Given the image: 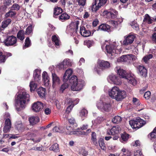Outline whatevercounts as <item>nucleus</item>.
<instances>
[{"label": "nucleus", "instance_id": "nucleus-1", "mask_svg": "<svg viewBox=\"0 0 156 156\" xmlns=\"http://www.w3.org/2000/svg\"><path fill=\"white\" fill-rule=\"evenodd\" d=\"M115 43H110L108 41H105L104 45L102 46L103 49L105 48V51L107 52L109 56H112L115 54H119L122 51V50L120 46H117Z\"/></svg>", "mask_w": 156, "mask_h": 156}, {"label": "nucleus", "instance_id": "nucleus-2", "mask_svg": "<svg viewBox=\"0 0 156 156\" xmlns=\"http://www.w3.org/2000/svg\"><path fill=\"white\" fill-rule=\"evenodd\" d=\"M108 94L112 98L117 101H121L126 96L125 91L120 90L117 86H114L109 90L108 91Z\"/></svg>", "mask_w": 156, "mask_h": 156}, {"label": "nucleus", "instance_id": "nucleus-3", "mask_svg": "<svg viewBox=\"0 0 156 156\" xmlns=\"http://www.w3.org/2000/svg\"><path fill=\"white\" fill-rule=\"evenodd\" d=\"M71 88L73 91H78L81 90L84 85V81L83 80H78L76 76H72L69 80Z\"/></svg>", "mask_w": 156, "mask_h": 156}, {"label": "nucleus", "instance_id": "nucleus-4", "mask_svg": "<svg viewBox=\"0 0 156 156\" xmlns=\"http://www.w3.org/2000/svg\"><path fill=\"white\" fill-rule=\"evenodd\" d=\"M29 97L26 90L22 89L18 92L16 102L21 108H24L26 102L29 101Z\"/></svg>", "mask_w": 156, "mask_h": 156}, {"label": "nucleus", "instance_id": "nucleus-5", "mask_svg": "<svg viewBox=\"0 0 156 156\" xmlns=\"http://www.w3.org/2000/svg\"><path fill=\"white\" fill-rule=\"evenodd\" d=\"M115 70L117 73L122 78H125L127 80L128 82L133 85L136 84V81L134 76H132L130 74H128L126 72L122 69L119 66H117L115 69Z\"/></svg>", "mask_w": 156, "mask_h": 156}, {"label": "nucleus", "instance_id": "nucleus-6", "mask_svg": "<svg viewBox=\"0 0 156 156\" xmlns=\"http://www.w3.org/2000/svg\"><path fill=\"white\" fill-rule=\"evenodd\" d=\"M129 123L133 129H138L143 126L145 124V122L140 118H137L135 119L129 121Z\"/></svg>", "mask_w": 156, "mask_h": 156}, {"label": "nucleus", "instance_id": "nucleus-7", "mask_svg": "<svg viewBox=\"0 0 156 156\" xmlns=\"http://www.w3.org/2000/svg\"><path fill=\"white\" fill-rule=\"evenodd\" d=\"M137 59L136 57L132 54L123 55L117 59L118 62H124L127 63H130L132 61H134Z\"/></svg>", "mask_w": 156, "mask_h": 156}, {"label": "nucleus", "instance_id": "nucleus-8", "mask_svg": "<svg viewBox=\"0 0 156 156\" xmlns=\"http://www.w3.org/2000/svg\"><path fill=\"white\" fill-rule=\"evenodd\" d=\"M17 41L16 37L12 35L8 36L6 39L3 42L5 46H9L14 45H16L15 44L17 42Z\"/></svg>", "mask_w": 156, "mask_h": 156}, {"label": "nucleus", "instance_id": "nucleus-9", "mask_svg": "<svg viewBox=\"0 0 156 156\" xmlns=\"http://www.w3.org/2000/svg\"><path fill=\"white\" fill-rule=\"evenodd\" d=\"M98 109L102 111L108 112L111 108V104L110 103L100 102L97 104Z\"/></svg>", "mask_w": 156, "mask_h": 156}, {"label": "nucleus", "instance_id": "nucleus-10", "mask_svg": "<svg viewBox=\"0 0 156 156\" xmlns=\"http://www.w3.org/2000/svg\"><path fill=\"white\" fill-rule=\"evenodd\" d=\"M107 0H95L94 3L92 5V9L93 11H96L106 2Z\"/></svg>", "mask_w": 156, "mask_h": 156}, {"label": "nucleus", "instance_id": "nucleus-11", "mask_svg": "<svg viewBox=\"0 0 156 156\" xmlns=\"http://www.w3.org/2000/svg\"><path fill=\"white\" fill-rule=\"evenodd\" d=\"M108 80L109 82L116 85H120L122 83L120 78L113 74L109 76Z\"/></svg>", "mask_w": 156, "mask_h": 156}, {"label": "nucleus", "instance_id": "nucleus-12", "mask_svg": "<svg viewBox=\"0 0 156 156\" xmlns=\"http://www.w3.org/2000/svg\"><path fill=\"white\" fill-rule=\"evenodd\" d=\"M72 65L73 62L69 58H66L62 63L58 65L57 67L59 69H64L71 66Z\"/></svg>", "mask_w": 156, "mask_h": 156}, {"label": "nucleus", "instance_id": "nucleus-13", "mask_svg": "<svg viewBox=\"0 0 156 156\" xmlns=\"http://www.w3.org/2000/svg\"><path fill=\"white\" fill-rule=\"evenodd\" d=\"M80 23L79 20H76L71 24L70 28V32L71 34L76 35L77 34V30L78 29V27Z\"/></svg>", "mask_w": 156, "mask_h": 156}, {"label": "nucleus", "instance_id": "nucleus-14", "mask_svg": "<svg viewBox=\"0 0 156 156\" xmlns=\"http://www.w3.org/2000/svg\"><path fill=\"white\" fill-rule=\"evenodd\" d=\"M44 107L43 104L39 101L34 103L32 106V109L34 112H38L41 111Z\"/></svg>", "mask_w": 156, "mask_h": 156}, {"label": "nucleus", "instance_id": "nucleus-15", "mask_svg": "<svg viewBox=\"0 0 156 156\" xmlns=\"http://www.w3.org/2000/svg\"><path fill=\"white\" fill-rule=\"evenodd\" d=\"M104 13L109 18L115 19L117 17L118 12L113 9H110L107 11H105Z\"/></svg>", "mask_w": 156, "mask_h": 156}, {"label": "nucleus", "instance_id": "nucleus-16", "mask_svg": "<svg viewBox=\"0 0 156 156\" xmlns=\"http://www.w3.org/2000/svg\"><path fill=\"white\" fill-rule=\"evenodd\" d=\"M125 39L123 42V45H127L132 44L134 40L135 36L133 35H129L125 36Z\"/></svg>", "mask_w": 156, "mask_h": 156}, {"label": "nucleus", "instance_id": "nucleus-17", "mask_svg": "<svg viewBox=\"0 0 156 156\" xmlns=\"http://www.w3.org/2000/svg\"><path fill=\"white\" fill-rule=\"evenodd\" d=\"M120 130V127L116 126H113L111 129L107 130V133L108 135H114L118 133Z\"/></svg>", "mask_w": 156, "mask_h": 156}, {"label": "nucleus", "instance_id": "nucleus-18", "mask_svg": "<svg viewBox=\"0 0 156 156\" xmlns=\"http://www.w3.org/2000/svg\"><path fill=\"white\" fill-rule=\"evenodd\" d=\"M73 72V70L70 68L66 70L65 73L63 76V81L64 82L69 81L70 79L69 78L71 76Z\"/></svg>", "mask_w": 156, "mask_h": 156}, {"label": "nucleus", "instance_id": "nucleus-19", "mask_svg": "<svg viewBox=\"0 0 156 156\" xmlns=\"http://www.w3.org/2000/svg\"><path fill=\"white\" fill-rule=\"evenodd\" d=\"M80 33L82 36L84 37H88L91 35V33L89 30H87L83 26L80 27Z\"/></svg>", "mask_w": 156, "mask_h": 156}, {"label": "nucleus", "instance_id": "nucleus-20", "mask_svg": "<svg viewBox=\"0 0 156 156\" xmlns=\"http://www.w3.org/2000/svg\"><path fill=\"white\" fill-rule=\"evenodd\" d=\"M42 77L44 85L46 86H48L50 82V78L46 72L44 71L43 73Z\"/></svg>", "mask_w": 156, "mask_h": 156}, {"label": "nucleus", "instance_id": "nucleus-21", "mask_svg": "<svg viewBox=\"0 0 156 156\" xmlns=\"http://www.w3.org/2000/svg\"><path fill=\"white\" fill-rule=\"evenodd\" d=\"M52 77L53 81V86L58 85L60 83V80L59 77L55 73L51 72Z\"/></svg>", "mask_w": 156, "mask_h": 156}, {"label": "nucleus", "instance_id": "nucleus-22", "mask_svg": "<svg viewBox=\"0 0 156 156\" xmlns=\"http://www.w3.org/2000/svg\"><path fill=\"white\" fill-rule=\"evenodd\" d=\"M41 71V70L39 69H36L34 71V77L35 81L38 82L40 80Z\"/></svg>", "mask_w": 156, "mask_h": 156}, {"label": "nucleus", "instance_id": "nucleus-23", "mask_svg": "<svg viewBox=\"0 0 156 156\" xmlns=\"http://www.w3.org/2000/svg\"><path fill=\"white\" fill-rule=\"evenodd\" d=\"M98 64L101 69L108 68L110 66V64L109 62L104 60L99 61Z\"/></svg>", "mask_w": 156, "mask_h": 156}, {"label": "nucleus", "instance_id": "nucleus-24", "mask_svg": "<svg viewBox=\"0 0 156 156\" xmlns=\"http://www.w3.org/2000/svg\"><path fill=\"white\" fill-rule=\"evenodd\" d=\"M137 68L140 75L144 76H146L147 74V71L144 67L143 66H139L137 67Z\"/></svg>", "mask_w": 156, "mask_h": 156}, {"label": "nucleus", "instance_id": "nucleus-25", "mask_svg": "<svg viewBox=\"0 0 156 156\" xmlns=\"http://www.w3.org/2000/svg\"><path fill=\"white\" fill-rule=\"evenodd\" d=\"M37 93L39 96L41 98H45L46 93L45 88L40 87L37 90Z\"/></svg>", "mask_w": 156, "mask_h": 156}, {"label": "nucleus", "instance_id": "nucleus-26", "mask_svg": "<svg viewBox=\"0 0 156 156\" xmlns=\"http://www.w3.org/2000/svg\"><path fill=\"white\" fill-rule=\"evenodd\" d=\"M29 121L30 124L33 125L38 122L39 119L37 116H33L29 118Z\"/></svg>", "mask_w": 156, "mask_h": 156}, {"label": "nucleus", "instance_id": "nucleus-27", "mask_svg": "<svg viewBox=\"0 0 156 156\" xmlns=\"http://www.w3.org/2000/svg\"><path fill=\"white\" fill-rule=\"evenodd\" d=\"M52 41L55 46H58L60 45V41L58 36L55 35L52 37Z\"/></svg>", "mask_w": 156, "mask_h": 156}, {"label": "nucleus", "instance_id": "nucleus-28", "mask_svg": "<svg viewBox=\"0 0 156 156\" xmlns=\"http://www.w3.org/2000/svg\"><path fill=\"white\" fill-rule=\"evenodd\" d=\"M52 130L55 132L63 133L65 132V129L59 125H57L55 127L52 129Z\"/></svg>", "mask_w": 156, "mask_h": 156}, {"label": "nucleus", "instance_id": "nucleus-29", "mask_svg": "<svg viewBox=\"0 0 156 156\" xmlns=\"http://www.w3.org/2000/svg\"><path fill=\"white\" fill-rule=\"evenodd\" d=\"M110 26L106 24H102L99 27V30H100L109 32L110 31Z\"/></svg>", "mask_w": 156, "mask_h": 156}, {"label": "nucleus", "instance_id": "nucleus-30", "mask_svg": "<svg viewBox=\"0 0 156 156\" xmlns=\"http://www.w3.org/2000/svg\"><path fill=\"white\" fill-rule=\"evenodd\" d=\"M129 138V135L126 133H124L121 135L120 141L122 143H126Z\"/></svg>", "mask_w": 156, "mask_h": 156}, {"label": "nucleus", "instance_id": "nucleus-31", "mask_svg": "<svg viewBox=\"0 0 156 156\" xmlns=\"http://www.w3.org/2000/svg\"><path fill=\"white\" fill-rule=\"evenodd\" d=\"M122 21V20L121 19H116L115 20H111L110 21V23L114 27H116Z\"/></svg>", "mask_w": 156, "mask_h": 156}, {"label": "nucleus", "instance_id": "nucleus-32", "mask_svg": "<svg viewBox=\"0 0 156 156\" xmlns=\"http://www.w3.org/2000/svg\"><path fill=\"white\" fill-rule=\"evenodd\" d=\"M69 18L70 16L66 13L62 14L59 16V20L62 22H64L66 20H68L69 19Z\"/></svg>", "mask_w": 156, "mask_h": 156}, {"label": "nucleus", "instance_id": "nucleus-33", "mask_svg": "<svg viewBox=\"0 0 156 156\" xmlns=\"http://www.w3.org/2000/svg\"><path fill=\"white\" fill-rule=\"evenodd\" d=\"M24 31L23 30H20L17 35V38L21 41H23L24 39Z\"/></svg>", "mask_w": 156, "mask_h": 156}, {"label": "nucleus", "instance_id": "nucleus-34", "mask_svg": "<svg viewBox=\"0 0 156 156\" xmlns=\"http://www.w3.org/2000/svg\"><path fill=\"white\" fill-rule=\"evenodd\" d=\"M50 150L53 151L54 152H57L59 151L58 145L57 143L53 144L52 146L49 148Z\"/></svg>", "mask_w": 156, "mask_h": 156}, {"label": "nucleus", "instance_id": "nucleus-35", "mask_svg": "<svg viewBox=\"0 0 156 156\" xmlns=\"http://www.w3.org/2000/svg\"><path fill=\"white\" fill-rule=\"evenodd\" d=\"M34 81H31L30 83V90L31 92L32 91H34L37 87V84Z\"/></svg>", "mask_w": 156, "mask_h": 156}, {"label": "nucleus", "instance_id": "nucleus-36", "mask_svg": "<svg viewBox=\"0 0 156 156\" xmlns=\"http://www.w3.org/2000/svg\"><path fill=\"white\" fill-rule=\"evenodd\" d=\"M144 22L151 24L152 23V20L151 19L150 16L147 14H146L143 20Z\"/></svg>", "mask_w": 156, "mask_h": 156}, {"label": "nucleus", "instance_id": "nucleus-37", "mask_svg": "<svg viewBox=\"0 0 156 156\" xmlns=\"http://www.w3.org/2000/svg\"><path fill=\"white\" fill-rule=\"evenodd\" d=\"M122 118L121 117L117 115L115 116L112 119V122L114 123H118L121 121Z\"/></svg>", "mask_w": 156, "mask_h": 156}, {"label": "nucleus", "instance_id": "nucleus-38", "mask_svg": "<svg viewBox=\"0 0 156 156\" xmlns=\"http://www.w3.org/2000/svg\"><path fill=\"white\" fill-rule=\"evenodd\" d=\"M122 152L123 153L122 156H131V154L130 151L125 148H123L121 150Z\"/></svg>", "mask_w": 156, "mask_h": 156}, {"label": "nucleus", "instance_id": "nucleus-39", "mask_svg": "<svg viewBox=\"0 0 156 156\" xmlns=\"http://www.w3.org/2000/svg\"><path fill=\"white\" fill-rule=\"evenodd\" d=\"M91 132V130L90 129H88L87 130L86 132L83 130H82L76 132V134L78 135H87L88 133H90ZM75 133H76V132H75Z\"/></svg>", "mask_w": 156, "mask_h": 156}, {"label": "nucleus", "instance_id": "nucleus-40", "mask_svg": "<svg viewBox=\"0 0 156 156\" xmlns=\"http://www.w3.org/2000/svg\"><path fill=\"white\" fill-rule=\"evenodd\" d=\"M31 45V41L29 38L27 37L25 40V45L23 47V49H25L26 48L30 47Z\"/></svg>", "mask_w": 156, "mask_h": 156}, {"label": "nucleus", "instance_id": "nucleus-41", "mask_svg": "<svg viewBox=\"0 0 156 156\" xmlns=\"http://www.w3.org/2000/svg\"><path fill=\"white\" fill-rule=\"evenodd\" d=\"M130 25L136 30H139V26L136 21H133L130 23Z\"/></svg>", "mask_w": 156, "mask_h": 156}, {"label": "nucleus", "instance_id": "nucleus-42", "mask_svg": "<svg viewBox=\"0 0 156 156\" xmlns=\"http://www.w3.org/2000/svg\"><path fill=\"white\" fill-rule=\"evenodd\" d=\"M88 113L87 111L85 109H82L80 112V116L81 118L85 117L87 115Z\"/></svg>", "mask_w": 156, "mask_h": 156}, {"label": "nucleus", "instance_id": "nucleus-43", "mask_svg": "<svg viewBox=\"0 0 156 156\" xmlns=\"http://www.w3.org/2000/svg\"><path fill=\"white\" fill-rule=\"evenodd\" d=\"M99 145L101 148L104 150L105 149V145L104 142V140L103 139H100L98 141Z\"/></svg>", "mask_w": 156, "mask_h": 156}, {"label": "nucleus", "instance_id": "nucleus-44", "mask_svg": "<svg viewBox=\"0 0 156 156\" xmlns=\"http://www.w3.org/2000/svg\"><path fill=\"white\" fill-rule=\"evenodd\" d=\"M91 139L94 144L96 146L98 145L97 140L96 138V134L94 132H92Z\"/></svg>", "mask_w": 156, "mask_h": 156}, {"label": "nucleus", "instance_id": "nucleus-45", "mask_svg": "<svg viewBox=\"0 0 156 156\" xmlns=\"http://www.w3.org/2000/svg\"><path fill=\"white\" fill-rule=\"evenodd\" d=\"M66 129L68 131L66 132L65 130V132H66V133H67L68 134H76V133H75V132H77V131H72L73 130V129L70 126H67L66 127Z\"/></svg>", "mask_w": 156, "mask_h": 156}, {"label": "nucleus", "instance_id": "nucleus-46", "mask_svg": "<svg viewBox=\"0 0 156 156\" xmlns=\"http://www.w3.org/2000/svg\"><path fill=\"white\" fill-rule=\"evenodd\" d=\"M11 20L9 19H8L2 23V27L4 28L6 27L10 23Z\"/></svg>", "mask_w": 156, "mask_h": 156}, {"label": "nucleus", "instance_id": "nucleus-47", "mask_svg": "<svg viewBox=\"0 0 156 156\" xmlns=\"http://www.w3.org/2000/svg\"><path fill=\"white\" fill-rule=\"evenodd\" d=\"M62 12V9L60 7H55L54 9V14L55 15H58Z\"/></svg>", "mask_w": 156, "mask_h": 156}, {"label": "nucleus", "instance_id": "nucleus-48", "mask_svg": "<svg viewBox=\"0 0 156 156\" xmlns=\"http://www.w3.org/2000/svg\"><path fill=\"white\" fill-rule=\"evenodd\" d=\"M16 128L19 131H22L24 129V126L21 123H17L16 125Z\"/></svg>", "mask_w": 156, "mask_h": 156}, {"label": "nucleus", "instance_id": "nucleus-49", "mask_svg": "<svg viewBox=\"0 0 156 156\" xmlns=\"http://www.w3.org/2000/svg\"><path fill=\"white\" fill-rule=\"evenodd\" d=\"M153 55L151 54L145 56L143 58L144 62L146 63L150 59L152 58Z\"/></svg>", "mask_w": 156, "mask_h": 156}, {"label": "nucleus", "instance_id": "nucleus-50", "mask_svg": "<svg viewBox=\"0 0 156 156\" xmlns=\"http://www.w3.org/2000/svg\"><path fill=\"white\" fill-rule=\"evenodd\" d=\"M5 55H3L2 52L0 51V63H4L5 62L6 58Z\"/></svg>", "mask_w": 156, "mask_h": 156}, {"label": "nucleus", "instance_id": "nucleus-51", "mask_svg": "<svg viewBox=\"0 0 156 156\" xmlns=\"http://www.w3.org/2000/svg\"><path fill=\"white\" fill-rule=\"evenodd\" d=\"M64 84L62 85L60 88V90L63 92L65 89L67 88L69 86L68 82H64Z\"/></svg>", "mask_w": 156, "mask_h": 156}, {"label": "nucleus", "instance_id": "nucleus-52", "mask_svg": "<svg viewBox=\"0 0 156 156\" xmlns=\"http://www.w3.org/2000/svg\"><path fill=\"white\" fill-rule=\"evenodd\" d=\"M87 0H76L78 5L82 6H84L86 4Z\"/></svg>", "mask_w": 156, "mask_h": 156}, {"label": "nucleus", "instance_id": "nucleus-53", "mask_svg": "<svg viewBox=\"0 0 156 156\" xmlns=\"http://www.w3.org/2000/svg\"><path fill=\"white\" fill-rule=\"evenodd\" d=\"M68 102L69 104H70V103L74 104V105L78 103L79 102V99L77 98L75 100L73 101L72 99L69 98L68 100Z\"/></svg>", "mask_w": 156, "mask_h": 156}, {"label": "nucleus", "instance_id": "nucleus-54", "mask_svg": "<svg viewBox=\"0 0 156 156\" xmlns=\"http://www.w3.org/2000/svg\"><path fill=\"white\" fill-rule=\"evenodd\" d=\"M32 31V25L29 26L26 29L25 34L29 35L31 33Z\"/></svg>", "mask_w": 156, "mask_h": 156}, {"label": "nucleus", "instance_id": "nucleus-55", "mask_svg": "<svg viewBox=\"0 0 156 156\" xmlns=\"http://www.w3.org/2000/svg\"><path fill=\"white\" fill-rule=\"evenodd\" d=\"M16 13L14 11H10L7 13L5 14V17H12L16 15Z\"/></svg>", "mask_w": 156, "mask_h": 156}, {"label": "nucleus", "instance_id": "nucleus-56", "mask_svg": "<svg viewBox=\"0 0 156 156\" xmlns=\"http://www.w3.org/2000/svg\"><path fill=\"white\" fill-rule=\"evenodd\" d=\"M69 105L67 107L66 110V112L67 113H69L71 111L72 108L74 106V104L71 103L70 104H69Z\"/></svg>", "mask_w": 156, "mask_h": 156}, {"label": "nucleus", "instance_id": "nucleus-57", "mask_svg": "<svg viewBox=\"0 0 156 156\" xmlns=\"http://www.w3.org/2000/svg\"><path fill=\"white\" fill-rule=\"evenodd\" d=\"M134 156H144L140 150L135 151L134 152Z\"/></svg>", "mask_w": 156, "mask_h": 156}, {"label": "nucleus", "instance_id": "nucleus-58", "mask_svg": "<svg viewBox=\"0 0 156 156\" xmlns=\"http://www.w3.org/2000/svg\"><path fill=\"white\" fill-rule=\"evenodd\" d=\"M11 126L5 125L3 128V131L4 133H7L9 132L11 128Z\"/></svg>", "mask_w": 156, "mask_h": 156}, {"label": "nucleus", "instance_id": "nucleus-59", "mask_svg": "<svg viewBox=\"0 0 156 156\" xmlns=\"http://www.w3.org/2000/svg\"><path fill=\"white\" fill-rule=\"evenodd\" d=\"M20 9V6L17 4H14L11 7V9L12 10H18Z\"/></svg>", "mask_w": 156, "mask_h": 156}, {"label": "nucleus", "instance_id": "nucleus-60", "mask_svg": "<svg viewBox=\"0 0 156 156\" xmlns=\"http://www.w3.org/2000/svg\"><path fill=\"white\" fill-rule=\"evenodd\" d=\"M94 43L93 41L88 40L86 42V45L88 47L90 48L94 44Z\"/></svg>", "mask_w": 156, "mask_h": 156}, {"label": "nucleus", "instance_id": "nucleus-61", "mask_svg": "<svg viewBox=\"0 0 156 156\" xmlns=\"http://www.w3.org/2000/svg\"><path fill=\"white\" fill-rule=\"evenodd\" d=\"M151 95V92L149 91H147L144 94V98L147 99H149Z\"/></svg>", "mask_w": 156, "mask_h": 156}, {"label": "nucleus", "instance_id": "nucleus-62", "mask_svg": "<svg viewBox=\"0 0 156 156\" xmlns=\"http://www.w3.org/2000/svg\"><path fill=\"white\" fill-rule=\"evenodd\" d=\"M5 125L6 126H11V122L10 119H5Z\"/></svg>", "mask_w": 156, "mask_h": 156}, {"label": "nucleus", "instance_id": "nucleus-63", "mask_svg": "<svg viewBox=\"0 0 156 156\" xmlns=\"http://www.w3.org/2000/svg\"><path fill=\"white\" fill-rule=\"evenodd\" d=\"M69 122L71 124H75V126H76V123L75 120L73 118H71L69 120Z\"/></svg>", "mask_w": 156, "mask_h": 156}, {"label": "nucleus", "instance_id": "nucleus-64", "mask_svg": "<svg viewBox=\"0 0 156 156\" xmlns=\"http://www.w3.org/2000/svg\"><path fill=\"white\" fill-rule=\"evenodd\" d=\"M43 12V10L42 9H38L37 10V12H35V13H37V16L36 17L37 18H39L41 16V14L42 12Z\"/></svg>", "mask_w": 156, "mask_h": 156}]
</instances>
